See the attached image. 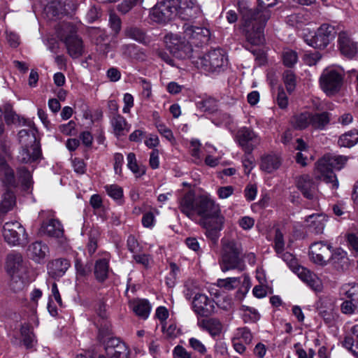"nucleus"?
<instances>
[{
    "instance_id": "59",
    "label": "nucleus",
    "mask_w": 358,
    "mask_h": 358,
    "mask_svg": "<svg viewBox=\"0 0 358 358\" xmlns=\"http://www.w3.org/2000/svg\"><path fill=\"white\" fill-rule=\"evenodd\" d=\"M4 118L8 124L15 123L18 120V116L13 110L10 105H7L4 108Z\"/></svg>"
},
{
    "instance_id": "45",
    "label": "nucleus",
    "mask_w": 358,
    "mask_h": 358,
    "mask_svg": "<svg viewBox=\"0 0 358 358\" xmlns=\"http://www.w3.org/2000/svg\"><path fill=\"white\" fill-rule=\"evenodd\" d=\"M283 81L288 92H292L296 87V78L292 70H287L283 73Z\"/></svg>"
},
{
    "instance_id": "9",
    "label": "nucleus",
    "mask_w": 358,
    "mask_h": 358,
    "mask_svg": "<svg viewBox=\"0 0 358 358\" xmlns=\"http://www.w3.org/2000/svg\"><path fill=\"white\" fill-rule=\"evenodd\" d=\"M3 236L5 241L10 245L24 247L28 243V234L17 221L6 222L3 227Z\"/></svg>"
},
{
    "instance_id": "10",
    "label": "nucleus",
    "mask_w": 358,
    "mask_h": 358,
    "mask_svg": "<svg viewBox=\"0 0 358 358\" xmlns=\"http://www.w3.org/2000/svg\"><path fill=\"white\" fill-rule=\"evenodd\" d=\"M336 34L334 27L323 24L317 29L313 36L306 37L305 41L308 45L315 49H324L335 38Z\"/></svg>"
},
{
    "instance_id": "52",
    "label": "nucleus",
    "mask_w": 358,
    "mask_h": 358,
    "mask_svg": "<svg viewBox=\"0 0 358 358\" xmlns=\"http://www.w3.org/2000/svg\"><path fill=\"white\" fill-rule=\"evenodd\" d=\"M285 242L283 235L279 229L275 230L274 238V249L277 254H281L284 251Z\"/></svg>"
},
{
    "instance_id": "16",
    "label": "nucleus",
    "mask_w": 358,
    "mask_h": 358,
    "mask_svg": "<svg viewBox=\"0 0 358 358\" xmlns=\"http://www.w3.org/2000/svg\"><path fill=\"white\" fill-rule=\"evenodd\" d=\"M177 15L183 20L196 18L201 13L199 6L194 0H177Z\"/></svg>"
},
{
    "instance_id": "21",
    "label": "nucleus",
    "mask_w": 358,
    "mask_h": 358,
    "mask_svg": "<svg viewBox=\"0 0 358 358\" xmlns=\"http://www.w3.org/2000/svg\"><path fill=\"white\" fill-rule=\"evenodd\" d=\"M338 44L341 54L348 58H352L358 51V43L353 41L345 31L339 33Z\"/></svg>"
},
{
    "instance_id": "51",
    "label": "nucleus",
    "mask_w": 358,
    "mask_h": 358,
    "mask_svg": "<svg viewBox=\"0 0 358 358\" xmlns=\"http://www.w3.org/2000/svg\"><path fill=\"white\" fill-rule=\"evenodd\" d=\"M342 289L345 291V295L346 297L350 299V301L355 302L358 301V285H345Z\"/></svg>"
},
{
    "instance_id": "28",
    "label": "nucleus",
    "mask_w": 358,
    "mask_h": 358,
    "mask_svg": "<svg viewBox=\"0 0 358 358\" xmlns=\"http://www.w3.org/2000/svg\"><path fill=\"white\" fill-rule=\"evenodd\" d=\"M71 264L70 262L64 258L55 259L49 263L48 273L53 278H60L64 275Z\"/></svg>"
},
{
    "instance_id": "5",
    "label": "nucleus",
    "mask_w": 358,
    "mask_h": 358,
    "mask_svg": "<svg viewBox=\"0 0 358 358\" xmlns=\"http://www.w3.org/2000/svg\"><path fill=\"white\" fill-rule=\"evenodd\" d=\"M195 64L198 68L205 71L219 73L225 69L228 60L221 49H215L199 57Z\"/></svg>"
},
{
    "instance_id": "15",
    "label": "nucleus",
    "mask_w": 358,
    "mask_h": 358,
    "mask_svg": "<svg viewBox=\"0 0 358 358\" xmlns=\"http://www.w3.org/2000/svg\"><path fill=\"white\" fill-rule=\"evenodd\" d=\"M192 307L195 313L203 317H207L214 312V301L203 294H196L193 297Z\"/></svg>"
},
{
    "instance_id": "41",
    "label": "nucleus",
    "mask_w": 358,
    "mask_h": 358,
    "mask_svg": "<svg viewBox=\"0 0 358 358\" xmlns=\"http://www.w3.org/2000/svg\"><path fill=\"white\" fill-rule=\"evenodd\" d=\"M15 205V196L13 192L8 189L3 193L0 203V212L6 213L11 210Z\"/></svg>"
},
{
    "instance_id": "13",
    "label": "nucleus",
    "mask_w": 358,
    "mask_h": 358,
    "mask_svg": "<svg viewBox=\"0 0 358 358\" xmlns=\"http://www.w3.org/2000/svg\"><path fill=\"white\" fill-rule=\"evenodd\" d=\"M224 217L217 213L216 215L205 217L201 220V225L206 229V235L214 242H216L220 236V232L223 229Z\"/></svg>"
},
{
    "instance_id": "12",
    "label": "nucleus",
    "mask_w": 358,
    "mask_h": 358,
    "mask_svg": "<svg viewBox=\"0 0 358 358\" xmlns=\"http://www.w3.org/2000/svg\"><path fill=\"white\" fill-rule=\"evenodd\" d=\"M332 252V246L327 241H318L312 243L309 248L310 260L320 266H326Z\"/></svg>"
},
{
    "instance_id": "27",
    "label": "nucleus",
    "mask_w": 358,
    "mask_h": 358,
    "mask_svg": "<svg viewBox=\"0 0 358 358\" xmlns=\"http://www.w3.org/2000/svg\"><path fill=\"white\" fill-rule=\"evenodd\" d=\"M327 221V217L324 214H313L306 218L307 227L316 234L323 233Z\"/></svg>"
},
{
    "instance_id": "62",
    "label": "nucleus",
    "mask_w": 358,
    "mask_h": 358,
    "mask_svg": "<svg viewBox=\"0 0 358 358\" xmlns=\"http://www.w3.org/2000/svg\"><path fill=\"white\" fill-rule=\"evenodd\" d=\"M87 252L92 255L97 249V236L96 233H91L87 245Z\"/></svg>"
},
{
    "instance_id": "1",
    "label": "nucleus",
    "mask_w": 358,
    "mask_h": 358,
    "mask_svg": "<svg viewBox=\"0 0 358 358\" xmlns=\"http://www.w3.org/2000/svg\"><path fill=\"white\" fill-rule=\"evenodd\" d=\"M178 208L182 213L191 219L196 215L203 220L220 211L219 206L209 196H196L192 191L186 192L180 199Z\"/></svg>"
},
{
    "instance_id": "23",
    "label": "nucleus",
    "mask_w": 358,
    "mask_h": 358,
    "mask_svg": "<svg viewBox=\"0 0 358 358\" xmlns=\"http://www.w3.org/2000/svg\"><path fill=\"white\" fill-rule=\"evenodd\" d=\"M110 123L113 133L117 138L126 136L130 130V125L120 114L110 115Z\"/></svg>"
},
{
    "instance_id": "37",
    "label": "nucleus",
    "mask_w": 358,
    "mask_h": 358,
    "mask_svg": "<svg viewBox=\"0 0 358 358\" xmlns=\"http://www.w3.org/2000/svg\"><path fill=\"white\" fill-rule=\"evenodd\" d=\"M198 326L207 331L212 336L219 334L222 330V324L220 322L215 318L201 320L198 322Z\"/></svg>"
},
{
    "instance_id": "25",
    "label": "nucleus",
    "mask_w": 358,
    "mask_h": 358,
    "mask_svg": "<svg viewBox=\"0 0 358 358\" xmlns=\"http://www.w3.org/2000/svg\"><path fill=\"white\" fill-rule=\"evenodd\" d=\"M41 156L39 145H34V147L22 146L17 155V160L23 164L31 163L38 159Z\"/></svg>"
},
{
    "instance_id": "63",
    "label": "nucleus",
    "mask_w": 358,
    "mask_h": 358,
    "mask_svg": "<svg viewBox=\"0 0 358 358\" xmlns=\"http://www.w3.org/2000/svg\"><path fill=\"white\" fill-rule=\"evenodd\" d=\"M357 309V306L350 300L344 301L341 305V310L343 314H353Z\"/></svg>"
},
{
    "instance_id": "11",
    "label": "nucleus",
    "mask_w": 358,
    "mask_h": 358,
    "mask_svg": "<svg viewBox=\"0 0 358 358\" xmlns=\"http://www.w3.org/2000/svg\"><path fill=\"white\" fill-rule=\"evenodd\" d=\"M235 139L245 154H252L261 143L259 136L250 127H241L236 132Z\"/></svg>"
},
{
    "instance_id": "22",
    "label": "nucleus",
    "mask_w": 358,
    "mask_h": 358,
    "mask_svg": "<svg viewBox=\"0 0 358 358\" xmlns=\"http://www.w3.org/2000/svg\"><path fill=\"white\" fill-rule=\"evenodd\" d=\"M328 259L338 271L348 270L350 264L347 252L341 248H336L332 251Z\"/></svg>"
},
{
    "instance_id": "49",
    "label": "nucleus",
    "mask_w": 358,
    "mask_h": 358,
    "mask_svg": "<svg viewBox=\"0 0 358 358\" xmlns=\"http://www.w3.org/2000/svg\"><path fill=\"white\" fill-rule=\"evenodd\" d=\"M104 188L108 196L113 199H120L123 196V190L117 185H107Z\"/></svg>"
},
{
    "instance_id": "4",
    "label": "nucleus",
    "mask_w": 358,
    "mask_h": 358,
    "mask_svg": "<svg viewBox=\"0 0 358 358\" xmlns=\"http://www.w3.org/2000/svg\"><path fill=\"white\" fill-rule=\"evenodd\" d=\"M347 162V157L341 155H326L316 163V178L327 183H331L337 189L338 182L333 169L341 170Z\"/></svg>"
},
{
    "instance_id": "39",
    "label": "nucleus",
    "mask_w": 358,
    "mask_h": 358,
    "mask_svg": "<svg viewBox=\"0 0 358 358\" xmlns=\"http://www.w3.org/2000/svg\"><path fill=\"white\" fill-rule=\"evenodd\" d=\"M292 126L302 130L310 126V113L305 112L294 115L291 120Z\"/></svg>"
},
{
    "instance_id": "31",
    "label": "nucleus",
    "mask_w": 358,
    "mask_h": 358,
    "mask_svg": "<svg viewBox=\"0 0 358 358\" xmlns=\"http://www.w3.org/2000/svg\"><path fill=\"white\" fill-rule=\"evenodd\" d=\"M331 114L328 112L310 113V126L316 130H324L329 124Z\"/></svg>"
},
{
    "instance_id": "54",
    "label": "nucleus",
    "mask_w": 358,
    "mask_h": 358,
    "mask_svg": "<svg viewBox=\"0 0 358 358\" xmlns=\"http://www.w3.org/2000/svg\"><path fill=\"white\" fill-rule=\"evenodd\" d=\"M200 146L201 143L198 140H192L190 142V153L192 157L194 158V161L196 163H199L201 162V156H200Z\"/></svg>"
},
{
    "instance_id": "33",
    "label": "nucleus",
    "mask_w": 358,
    "mask_h": 358,
    "mask_svg": "<svg viewBox=\"0 0 358 358\" xmlns=\"http://www.w3.org/2000/svg\"><path fill=\"white\" fill-rule=\"evenodd\" d=\"M280 165L281 159L277 155L270 154L262 157L261 169L267 173H272L277 170Z\"/></svg>"
},
{
    "instance_id": "24",
    "label": "nucleus",
    "mask_w": 358,
    "mask_h": 358,
    "mask_svg": "<svg viewBox=\"0 0 358 358\" xmlns=\"http://www.w3.org/2000/svg\"><path fill=\"white\" fill-rule=\"evenodd\" d=\"M40 234L58 238L63 236L64 229L60 222L51 219L41 224Z\"/></svg>"
},
{
    "instance_id": "20",
    "label": "nucleus",
    "mask_w": 358,
    "mask_h": 358,
    "mask_svg": "<svg viewBox=\"0 0 358 358\" xmlns=\"http://www.w3.org/2000/svg\"><path fill=\"white\" fill-rule=\"evenodd\" d=\"M183 33L185 38L198 41L196 44L208 41L210 37V31L208 29L188 23L183 25Z\"/></svg>"
},
{
    "instance_id": "44",
    "label": "nucleus",
    "mask_w": 358,
    "mask_h": 358,
    "mask_svg": "<svg viewBox=\"0 0 358 358\" xmlns=\"http://www.w3.org/2000/svg\"><path fill=\"white\" fill-rule=\"evenodd\" d=\"M22 337V343L27 348H31L34 346V335L28 326H22L20 329Z\"/></svg>"
},
{
    "instance_id": "3",
    "label": "nucleus",
    "mask_w": 358,
    "mask_h": 358,
    "mask_svg": "<svg viewBox=\"0 0 358 358\" xmlns=\"http://www.w3.org/2000/svg\"><path fill=\"white\" fill-rule=\"evenodd\" d=\"M243 27L247 41L253 45H259L264 41V27L268 14L259 10H248L243 15Z\"/></svg>"
},
{
    "instance_id": "64",
    "label": "nucleus",
    "mask_w": 358,
    "mask_h": 358,
    "mask_svg": "<svg viewBox=\"0 0 358 358\" xmlns=\"http://www.w3.org/2000/svg\"><path fill=\"white\" fill-rule=\"evenodd\" d=\"M189 344L195 351H197L201 355H203L206 352L205 345L198 339L195 338H191L189 340Z\"/></svg>"
},
{
    "instance_id": "38",
    "label": "nucleus",
    "mask_w": 358,
    "mask_h": 358,
    "mask_svg": "<svg viewBox=\"0 0 358 358\" xmlns=\"http://www.w3.org/2000/svg\"><path fill=\"white\" fill-rule=\"evenodd\" d=\"M358 143V131L352 129L342 134L338 140V145L340 147L351 148Z\"/></svg>"
},
{
    "instance_id": "53",
    "label": "nucleus",
    "mask_w": 358,
    "mask_h": 358,
    "mask_svg": "<svg viewBox=\"0 0 358 358\" xmlns=\"http://www.w3.org/2000/svg\"><path fill=\"white\" fill-rule=\"evenodd\" d=\"M240 282L239 278H227L226 279H220L218 280V285L225 289L230 290L235 288V287Z\"/></svg>"
},
{
    "instance_id": "26",
    "label": "nucleus",
    "mask_w": 358,
    "mask_h": 358,
    "mask_svg": "<svg viewBox=\"0 0 358 358\" xmlns=\"http://www.w3.org/2000/svg\"><path fill=\"white\" fill-rule=\"evenodd\" d=\"M0 180L6 187H15L17 185L13 170L3 159L0 160Z\"/></svg>"
},
{
    "instance_id": "18",
    "label": "nucleus",
    "mask_w": 358,
    "mask_h": 358,
    "mask_svg": "<svg viewBox=\"0 0 358 358\" xmlns=\"http://www.w3.org/2000/svg\"><path fill=\"white\" fill-rule=\"evenodd\" d=\"M297 189L303 196L310 200L317 197V187L315 182L308 175H301L295 178Z\"/></svg>"
},
{
    "instance_id": "42",
    "label": "nucleus",
    "mask_w": 358,
    "mask_h": 358,
    "mask_svg": "<svg viewBox=\"0 0 358 358\" xmlns=\"http://www.w3.org/2000/svg\"><path fill=\"white\" fill-rule=\"evenodd\" d=\"M24 275L25 274L10 275V280L9 286L13 292H17L23 289L26 285V278L24 276Z\"/></svg>"
},
{
    "instance_id": "50",
    "label": "nucleus",
    "mask_w": 358,
    "mask_h": 358,
    "mask_svg": "<svg viewBox=\"0 0 358 358\" xmlns=\"http://www.w3.org/2000/svg\"><path fill=\"white\" fill-rule=\"evenodd\" d=\"M76 278L80 279L87 276L91 272L90 266L84 265L80 260L76 259L75 262Z\"/></svg>"
},
{
    "instance_id": "8",
    "label": "nucleus",
    "mask_w": 358,
    "mask_h": 358,
    "mask_svg": "<svg viewBox=\"0 0 358 358\" xmlns=\"http://www.w3.org/2000/svg\"><path fill=\"white\" fill-rule=\"evenodd\" d=\"M64 30L69 31V34H61L60 38L65 43L68 54L73 59L80 57L84 52L83 42L81 38L76 34V29L70 23L62 25Z\"/></svg>"
},
{
    "instance_id": "55",
    "label": "nucleus",
    "mask_w": 358,
    "mask_h": 358,
    "mask_svg": "<svg viewBox=\"0 0 358 358\" xmlns=\"http://www.w3.org/2000/svg\"><path fill=\"white\" fill-rule=\"evenodd\" d=\"M199 105L204 111L213 112L216 110L217 102L215 99L209 97L199 102Z\"/></svg>"
},
{
    "instance_id": "46",
    "label": "nucleus",
    "mask_w": 358,
    "mask_h": 358,
    "mask_svg": "<svg viewBox=\"0 0 358 358\" xmlns=\"http://www.w3.org/2000/svg\"><path fill=\"white\" fill-rule=\"evenodd\" d=\"M18 179L20 180L22 185L28 189L31 183V175L30 171L24 166L17 168Z\"/></svg>"
},
{
    "instance_id": "61",
    "label": "nucleus",
    "mask_w": 358,
    "mask_h": 358,
    "mask_svg": "<svg viewBox=\"0 0 358 358\" xmlns=\"http://www.w3.org/2000/svg\"><path fill=\"white\" fill-rule=\"evenodd\" d=\"M127 50L129 52L130 57L136 60H144L145 58V54L137 48L134 45H128Z\"/></svg>"
},
{
    "instance_id": "60",
    "label": "nucleus",
    "mask_w": 358,
    "mask_h": 358,
    "mask_svg": "<svg viewBox=\"0 0 358 358\" xmlns=\"http://www.w3.org/2000/svg\"><path fill=\"white\" fill-rule=\"evenodd\" d=\"M156 127L157 128L158 131L167 140L169 141H172L174 140V136L173 132L171 129L167 128L164 124L159 123L156 121Z\"/></svg>"
},
{
    "instance_id": "40",
    "label": "nucleus",
    "mask_w": 358,
    "mask_h": 358,
    "mask_svg": "<svg viewBox=\"0 0 358 358\" xmlns=\"http://www.w3.org/2000/svg\"><path fill=\"white\" fill-rule=\"evenodd\" d=\"M353 336H345L343 345L350 350L355 355H358V326L352 328Z\"/></svg>"
},
{
    "instance_id": "6",
    "label": "nucleus",
    "mask_w": 358,
    "mask_h": 358,
    "mask_svg": "<svg viewBox=\"0 0 358 358\" xmlns=\"http://www.w3.org/2000/svg\"><path fill=\"white\" fill-rule=\"evenodd\" d=\"M177 0H164L157 3L150 11V19L159 24H166L176 15Z\"/></svg>"
},
{
    "instance_id": "48",
    "label": "nucleus",
    "mask_w": 358,
    "mask_h": 358,
    "mask_svg": "<svg viewBox=\"0 0 358 358\" xmlns=\"http://www.w3.org/2000/svg\"><path fill=\"white\" fill-rule=\"evenodd\" d=\"M125 35L139 42H144L145 35L140 29L137 27H129L125 30Z\"/></svg>"
},
{
    "instance_id": "43",
    "label": "nucleus",
    "mask_w": 358,
    "mask_h": 358,
    "mask_svg": "<svg viewBox=\"0 0 358 358\" xmlns=\"http://www.w3.org/2000/svg\"><path fill=\"white\" fill-rule=\"evenodd\" d=\"M127 166L135 174L141 176L145 173L144 167H141L138 165L136 159V155L133 152H129L127 155Z\"/></svg>"
},
{
    "instance_id": "56",
    "label": "nucleus",
    "mask_w": 358,
    "mask_h": 358,
    "mask_svg": "<svg viewBox=\"0 0 358 358\" xmlns=\"http://www.w3.org/2000/svg\"><path fill=\"white\" fill-rule=\"evenodd\" d=\"M243 319L245 322H255L259 319V315L255 309L248 307L243 315Z\"/></svg>"
},
{
    "instance_id": "30",
    "label": "nucleus",
    "mask_w": 358,
    "mask_h": 358,
    "mask_svg": "<svg viewBox=\"0 0 358 358\" xmlns=\"http://www.w3.org/2000/svg\"><path fill=\"white\" fill-rule=\"evenodd\" d=\"M109 273V259L104 257L97 259L94 263V274L99 282H103Z\"/></svg>"
},
{
    "instance_id": "47",
    "label": "nucleus",
    "mask_w": 358,
    "mask_h": 358,
    "mask_svg": "<svg viewBox=\"0 0 358 358\" xmlns=\"http://www.w3.org/2000/svg\"><path fill=\"white\" fill-rule=\"evenodd\" d=\"M282 57L284 65L287 67L293 66L298 61L297 53L290 49L285 50Z\"/></svg>"
},
{
    "instance_id": "36",
    "label": "nucleus",
    "mask_w": 358,
    "mask_h": 358,
    "mask_svg": "<svg viewBox=\"0 0 358 358\" xmlns=\"http://www.w3.org/2000/svg\"><path fill=\"white\" fill-rule=\"evenodd\" d=\"M36 132L34 129H21L18 133V138L22 146L34 147V145H39L36 141Z\"/></svg>"
},
{
    "instance_id": "57",
    "label": "nucleus",
    "mask_w": 358,
    "mask_h": 358,
    "mask_svg": "<svg viewBox=\"0 0 358 358\" xmlns=\"http://www.w3.org/2000/svg\"><path fill=\"white\" fill-rule=\"evenodd\" d=\"M276 103L278 106L282 109L286 108L287 107L288 98L283 88L282 87H278Z\"/></svg>"
},
{
    "instance_id": "29",
    "label": "nucleus",
    "mask_w": 358,
    "mask_h": 358,
    "mask_svg": "<svg viewBox=\"0 0 358 358\" xmlns=\"http://www.w3.org/2000/svg\"><path fill=\"white\" fill-rule=\"evenodd\" d=\"M49 249L46 244L42 241H36L31 243L28 248V255L36 262H41L43 259Z\"/></svg>"
},
{
    "instance_id": "17",
    "label": "nucleus",
    "mask_w": 358,
    "mask_h": 358,
    "mask_svg": "<svg viewBox=\"0 0 358 358\" xmlns=\"http://www.w3.org/2000/svg\"><path fill=\"white\" fill-rule=\"evenodd\" d=\"M6 269L9 275L26 274L27 266L21 253L12 251L7 255Z\"/></svg>"
},
{
    "instance_id": "7",
    "label": "nucleus",
    "mask_w": 358,
    "mask_h": 358,
    "mask_svg": "<svg viewBox=\"0 0 358 358\" xmlns=\"http://www.w3.org/2000/svg\"><path fill=\"white\" fill-rule=\"evenodd\" d=\"M343 78V69L327 68L323 71L320 78L321 87L327 94H334L340 90Z\"/></svg>"
},
{
    "instance_id": "32",
    "label": "nucleus",
    "mask_w": 358,
    "mask_h": 358,
    "mask_svg": "<svg viewBox=\"0 0 358 358\" xmlns=\"http://www.w3.org/2000/svg\"><path fill=\"white\" fill-rule=\"evenodd\" d=\"M298 276L313 289L315 291L320 289L321 282L319 278L306 268L299 269Z\"/></svg>"
},
{
    "instance_id": "14",
    "label": "nucleus",
    "mask_w": 358,
    "mask_h": 358,
    "mask_svg": "<svg viewBox=\"0 0 358 358\" xmlns=\"http://www.w3.org/2000/svg\"><path fill=\"white\" fill-rule=\"evenodd\" d=\"M167 46L170 52L177 58L182 59L191 57L192 45L185 38H182L177 35L172 36Z\"/></svg>"
},
{
    "instance_id": "58",
    "label": "nucleus",
    "mask_w": 358,
    "mask_h": 358,
    "mask_svg": "<svg viewBox=\"0 0 358 358\" xmlns=\"http://www.w3.org/2000/svg\"><path fill=\"white\" fill-rule=\"evenodd\" d=\"M173 358H192V353L183 346L178 345L173 350Z\"/></svg>"
},
{
    "instance_id": "34",
    "label": "nucleus",
    "mask_w": 358,
    "mask_h": 358,
    "mask_svg": "<svg viewBox=\"0 0 358 358\" xmlns=\"http://www.w3.org/2000/svg\"><path fill=\"white\" fill-rule=\"evenodd\" d=\"M319 315L323 318L325 323L331 324L336 320L334 306L330 300H324L319 308Z\"/></svg>"
},
{
    "instance_id": "19",
    "label": "nucleus",
    "mask_w": 358,
    "mask_h": 358,
    "mask_svg": "<svg viewBox=\"0 0 358 358\" xmlns=\"http://www.w3.org/2000/svg\"><path fill=\"white\" fill-rule=\"evenodd\" d=\"M106 350L110 358L130 357L129 347L117 338H111L107 341Z\"/></svg>"
},
{
    "instance_id": "2",
    "label": "nucleus",
    "mask_w": 358,
    "mask_h": 358,
    "mask_svg": "<svg viewBox=\"0 0 358 358\" xmlns=\"http://www.w3.org/2000/svg\"><path fill=\"white\" fill-rule=\"evenodd\" d=\"M219 264L223 272L230 270L244 271L245 265L242 244L233 238H222Z\"/></svg>"
},
{
    "instance_id": "35",
    "label": "nucleus",
    "mask_w": 358,
    "mask_h": 358,
    "mask_svg": "<svg viewBox=\"0 0 358 358\" xmlns=\"http://www.w3.org/2000/svg\"><path fill=\"white\" fill-rule=\"evenodd\" d=\"M130 308L138 317L146 319L150 313V306L148 301L145 299H134L129 301Z\"/></svg>"
}]
</instances>
